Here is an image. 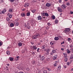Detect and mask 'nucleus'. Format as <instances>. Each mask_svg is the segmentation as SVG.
<instances>
[{
	"mask_svg": "<svg viewBox=\"0 0 73 73\" xmlns=\"http://www.w3.org/2000/svg\"><path fill=\"white\" fill-rule=\"evenodd\" d=\"M31 11L32 12V13H36V10H31Z\"/></svg>",
	"mask_w": 73,
	"mask_h": 73,
	"instance_id": "obj_15",
	"label": "nucleus"
},
{
	"mask_svg": "<svg viewBox=\"0 0 73 73\" xmlns=\"http://www.w3.org/2000/svg\"><path fill=\"white\" fill-rule=\"evenodd\" d=\"M10 1L11 2V3H13L14 1H15V0H10Z\"/></svg>",
	"mask_w": 73,
	"mask_h": 73,
	"instance_id": "obj_51",
	"label": "nucleus"
},
{
	"mask_svg": "<svg viewBox=\"0 0 73 73\" xmlns=\"http://www.w3.org/2000/svg\"><path fill=\"white\" fill-rule=\"evenodd\" d=\"M29 3H25L24 5V7H28L29 6Z\"/></svg>",
	"mask_w": 73,
	"mask_h": 73,
	"instance_id": "obj_8",
	"label": "nucleus"
},
{
	"mask_svg": "<svg viewBox=\"0 0 73 73\" xmlns=\"http://www.w3.org/2000/svg\"><path fill=\"white\" fill-rule=\"evenodd\" d=\"M61 8L64 9H66V7H65V5L64 4H63L62 6H61Z\"/></svg>",
	"mask_w": 73,
	"mask_h": 73,
	"instance_id": "obj_3",
	"label": "nucleus"
},
{
	"mask_svg": "<svg viewBox=\"0 0 73 73\" xmlns=\"http://www.w3.org/2000/svg\"><path fill=\"white\" fill-rule=\"evenodd\" d=\"M2 45H3V43H2L1 42H0V46H1Z\"/></svg>",
	"mask_w": 73,
	"mask_h": 73,
	"instance_id": "obj_53",
	"label": "nucleus"
},
{
	"mask_svg": "<svg viewBox=\"0 0 73 73\" xmlns=\"http://www.w3.org/2000/svg\"><path fill=\"white\" fill-rule=\"evenodd\" d=\"M39 50H40V48H38L37 49V52H40V51H39Z\"/></svg>",
	"mask_w": 73,
	"mask_h": 73,
	"instance_id": "obj_54",
	"label": "nucleus"
},
{
	"mask_svg": "<svg viewBox=\"0 0 73 73\" xmlns=\"http://www.w3.org/2000/svg\"><path fill=\"white\" fill-rule=\"evenodd\" d=\"M42 49H45V48H46V46H45V45H44V46H42Z\"/></svg>",
	"mask_w": 73,
	"mask_h": 73,
	"instance_id": "obj_18",
	"label": "nucleus"
},
{
	"mask_svg": "<svg viewBox=\"0 0 73 73\" xmlns=\"http://www.w3.org/2000/svg\"><path fill=\"white\" fill-rule=\"evenodd\" d=\"M18 46H22V43L21 42L18 43Z\"/></svg>",
	"mask_w": 73,
	"mask_h": 73,
	"instance_id": "obj_16",
	"label": "nucleus"
},
{
	"mask_svg": "<svg viewBox=\"0 0 73 73\" xmlns=\"http://www.w3.org/2000/svg\"><path fill=\"white\" fill-rule=\"evenodd\" d=\"M31 62L32 65H36L37 64V62L34 60H32Z\"/></svg>",
	"mask_w": 73,
	"mask_h": 73,
	"instance_id": "obj_2",
	"label": "nucleus"
},
{
	"mask_svg": "<svg viewBox=\"0 0 73 73\" xmlns=\"http://www.w3.org/2000/svg\"><path fill=\"white\" fill-rule=\"evenodd\" d=\"M49 16V15L48 13H45V16H46V17H48V16Z\"/></svg>",
	"mask_w": 73,
	"mask_h": 73,
	"instance_id": "obj_29",
	"label": "nucleus"
},
{
	"mask_svg": "<svg viewBox=\"0 0 73 73\" xmlns=\"http://www.w3.org/2000/svg\"><path fill=\"white\" fill-rule=\"evenodd\" d=\"M31 54H32V55H33V54H35V52H31Z\"/></svg>",
	"mask_w": 73,
	"mask_h": 73,
	"instance_id": "obj_48",
	"label": "nucleus"
},
{
	"mask_svg": "<svg viewBox=\"0 0 73 73\" xmlns=\"http://www.w3.org/2000/svg\"><path fill=\"white\" fill-rule=\"evenodd\" d=\"M66 4L68 6H69V5H70V3H67Z\"/></svg>",
	"mask_w": 73,
	"mask_h": 73,
	"instance_id": "obj_45",
	"label": "nucleus"
},
{
	"mask_svg": "<svg viewBox=\"0 0 73 73\" xmlns=\"http://www.w3.org/2000/svg\"><path fill=\"white\" fill-rule=\"evenodd\" d=\"M38 45H41V42H38Z\"/></svg>",
	"mask_w": 73,
	"mask_h": 73,
	"instance_id": "obj_47",
	"label": "nucleus"
},
{
	"mask_svg": "<svg viewBox=\"0 0 73 73\" xmlns=\"http://www.w3.org/2000/svg\"><path fill=\"white\" fill-rule=\"evenodd\" d=\"M9 59L10 60V61H12L13 60V58L12 57L9 58Z\"/></svg>",
	"mask_w": 73,
	"mask_h": 73,
	"instance_id": "obj_24",
	"label": "nucleus"
},
{
	"mask_svg": "<svg viewBox=\"0 0 73 73\" xmlns=\"http://www.w3.org/2000/svg\"><path fill=\"white\" fill-rule=\"evenodd\" d=\"M6 68H7L6 69L7 70H9V68H8V66H6Z\"/></svg>",
	"mask_w": 73,
	"mask_h": 73,
	"instance_id": "obj_40",
	"label": "nucleus"
},
{
	"mask_svg": "<svg viewBox=\"0 0 73 73\" xmlns=\"http://www.w3.org/2000/svg\"><path fill=\"white\" fill-rule=\"evenodd\" d=\"M46 5L47 7H49L51 5V4L49 3H47L46 4Z\"/></svg>",
	"mask_w": 73,
	"mask_h": 73,
	"instance_id": "obj_9",
	"label": "nucleus"
},
{
	"mask_svg": "<svg viewBox=\"0 0 73 73\" xmlns=\"http://www.w3.org/2000/svg\"><path fill=\"white\" fill-rule=\"evenodd\" d=\"M64 57H65V58H67L68 56H67V55H64Z\"/></svg>",
	"mask_w": 73,
	"mask_h": 73,
	"instance_id": "obj_57",
	"label": "nucleus"
},
{
	"mask_svg": "<svg viewBox=\"0 0 73 73\" xmlns=\"http://www.w3.org/2000/svg\"><path fill=\"white\" fill-rule=\"evenodd\" d=\"M67 65L68 66H69V62H67Z\"/></svg>",
	"mask_w": 73,
	"mask_h": 73,
	"instance_id": "obj_56",
	"label": "nucleus"
},
{
	"mask_svg": "<svg viewBox=\"0 0 73 73\" xmlns=\"http://www.w3.org/2000/svg\"><path fill=\"white\" fill-rule=\"evenodd\" d=\"M6 20L7 21H9V20H10V18H6Z\"/></svg>",
	"mask_w": 73,
	"mask_h": 73,
	"instance_id": "obj_36",
	"label": "nucleus"
},
{
	"mask_svg": "<svg viewBox=\"0 0 73 73\" xmlns=\"http://www.w3.org/2000/svg\"><path fill=\"white\" fill-rule=\"evenodd\" d=\"M55 40L57 41V40H58V39H59V38L58 37H55L54 38Z\"/></svg>",
	"mask_w": 73,
	"mask_h": 73,
	"instance_id": "obj_20",
	"label": "nucleus"
},
{
	"mask_svg": "<svg viewBox=\"0 0 73 73\" xmlns=\"http://www.w3.org/2000/svg\"><path fill=\"white\" fill-rule=\"evenodd\" d=\"M61 65H59L58 66L57 70H60L61 69Z\"/></svg>",
	"mask_w": 73,
	"mask_h": 73,
	"instance_id": "obj_17",
	"label": "nucleus"
},
{
	"mask_svg": "<svg viewBox=\"0 0 73 73\" xmlns=\"http://www.w3.org/2000/svg\"><path fill=\"white\" fill-rule=\"evenodd\" d=\"M65 32L66 33L69 32L70 31V29L67 28L64 30Z\"/></svg>",
	"mask_w": 73,
	"mask_h": 73,
	"instance_id": "obj_4",
	"label": "nucleus"
},
{
	"mask_svg": "<svg viewBox=\"0 0 73 73\" xmlns=\"http://www.w3.org/2000/svg\"><path fill=\"white\" fill-rule=\"evenodd\" d=\"M11 38L12 40V42H13V43H15V38H14L13 37H11Z\"/></svg>",
	"mask_w": 73,
	"mask_h": 73,
	"instance_id": "obj_5",
	"label": "nucleus"
},
{
	"mask_svg": "<svg viewBox=\"0 0 73 73\" xmlns=\"http://www.w3.org/2000/svg\"><path fill=\"white\" fill-rule=\"evenodd\" d=\"M7 12V9L5 8L2 11V13L3 14H4L5 12Z\"/></svg>",
	"mask_w": 73,
	"mask_h": 73,
	"instance_id": "obj_10",
	"label": "nucleus"
},
{
	"mask_svg": "<svg viewBox=\"0 0 73 73\" xmlns=\"http://www.w3.org/2000/svg\"><path fill=\"white\" fill-rule=\"evenodd\" d=\"M21 15L22 17H24L25 16V13H22L21 14Z\"/></svg>",
	"mask_w": 73,
	"mask_h": 73,
	"instance_id": "obj_14",
	"label": "nucleus"
},
{
	"mask_svg": "<svg viewBox=\"0 0 73 73\" xmlns=\"http://www.w3.org/2000/svg\"><path fill=\"white\" fill-rule=\"evenodd\" d=\"M26 70H27V71H28V72H29V71L30 70V69L28 68H26Z\"/></svg>",
	"mask_w": 73,
	"mask_h": 73,
	"instance_id": "obj_34",
	"label": "nucleus"
},
{
	"mask_svg": "<svg viewBox=\"0 0 73 73\" xmlns=\"http://www.w3.org/2000/svg\"><path fill=\"white\" fill-rule=\"evenodd\" d=\"M6 65H7V66H9L10 65H9V64H6Z\"/></svg>",
	"mask_w": 73,
	"mask_h": 73,
	"instance_id": "obj_64",
	"label": "nucleus"
},
{
	"mask_svg": "<svg viewBox=\"0 0 73 73\" xmlns=\"http://www.w3.org/2000/svg\"><path fill=\"white\" fill-rule=\"evenodd\" d=\"M12 11H13V9H10L9 10V12H12Z\"/></svg>",
	"mask_w": 73,
	"mask_h": 73,
	"instance_id": "obj_35",
	"label": "nucleus"
},
{
	"mask_svg": "<svg viewBox=\"0 0 73 73\" xmlns=\"http://www.w3.org/2000/svg\"><path fill=\"white\" fill-rule=\"evenodd\" d=\"M9 18H12V15H9Z\"/></svg>",
	"mask_w": 73,
	"mask_h": 73,
	"instance_id": "obj_37",
	"label": "nucleus"
},
{
	"mask_svg": "<svg viewBox=\"0 0 73 73\" xmlns=\"http://www.w3.org/2000/svg\"><path fill=\"white\" fill-rule=\"evenodd\" d=\"M47 60L48 61H50V58H47Z\"/></svg>",
	"mask_w": 73,
	"mask_h": 73,
	"instance_id": "obj_46",
	"label": "nucleus"
},
{
	"mask_svg": "<svg viewBox=\"0 0 73 73\" xmlns=\"http://www.w3.org/2000/svg\"><path fill=\"white\" fill-rule=\"evenodd\" d=\"M52 52L53 53H56V51L55 50H52Z\"/></svg>",
	"mask_w": 73,
	"mask_h": 73,
	"instance_id": "obj_39",
	"label": "nucleus"
},
{
	"mask_svg": "<svg viewBox=\"0 0 73 73\" xmlns=\"http://www.w3.org/2000/svg\"><path fill=\"white\" fill-rule=\"evenodd\" d=\"M27 16H30V13H27Z\"/></svg>",
	"mask_w": 73,
	"mask_h": 73,
	"instance_id": "obj_31",
	"label": "nucleus"
},
{
	"mask_svg": "<svg viewBox=\"0 0 73 73\" xmlns=\"http://www.w3.org/2000/svg\"><path fill=\"white\" fill-rule=\"evenodd\" d=\"M36 37H39V36H41V35H40V33L37 34L36 35L35 37H36Z\"/></svg>",
	"mask_w": 73,
	"mask_h": 73,
	"instance_id": "obj_21",
	"label": "nucleus"
},
{
	"mask_svg": "<svg viewBox=\"0 0 73 73\" xmlns=\"http://www.w3.org/2000/svg\"><path fill=\"white\" fill-rule=\"evenodd\" d=\"M54 66H57V64H54Z\"/></svg>",
	"mask_w": 73,
	"mask_h": 73,
	"instance_id": "obj_55",
	"label": "nucleus"
},
{
	"mask_svg": "<svg viewBox=\"0 0 73 73\" xmlns=\"http://www.w3.org/2000/svg\"><path fill=\"white\" fill-rule=\"evenodd\" d=\"M58 12H62V9L61 8H60V7H58Z\"/></svg>",
	"mask_w": 73,
	"mask_h": 73,
	"instance_id": "obj_7",
	"label": "nucleus"
},
{
	"mask_svg": "<svg viewBox=\"0 0 73 73\" xmlns=\"http://www.w3.org/2000/svg\"><path fill=\"white\" fill-rule=\"evenodd\" d=\"M32 2L33 3H36V1L35 0L33 1H32Z\"/></svg>",
	"mask_w": 73,
	"mask_h": 73,
	"instance_id": "obj_50",
	"label": "nucleus"
},
{
	"mask_svg": "<svg viewBox=\"0 0 73 73\" xmlns=\"http://www.w3.org/2000/svg\"><path fill=\"white\" fill-rule=\"evenodd\" d=\"M55 64H57V63H58V61H55Z\"/></svg>",
	"mask_w": 73,
	"mask_h": 73,
	"instance_id": "obj_62",
	"label": "nucleus"
},
{
	"mask_svg": "<svg viewBox=\"0 0 73 73\" xmlns=\"http://www.w3.org/2000/svg\"><path fill=\"white\" fill-rule=\"evenodd\" d=\"M45 13H46L44 12L42 13V15H43V16H45Z\"/></svg>",
	"mask_w": 73,
	"mask_h": 73,
	"instance_id": "obj_44",
	"label": "nucleus"
},
{
	"mask_svg": "<svg viewBox=\"0 0 73 73\" xmlns=\"http://www.w3.org/2000/svg\"><path fill=\"white\" fill-rule=\"evenodd\" d=\"M70 59H73V54H72L70 56Z\"/></svg>",
	"mask_w": 73,
	"mask_h": 73,
	"instance_id": "obj_33",
	"label": "nucleus"
},
{
	"mask_svg": "<svg viewBox=\"0 0 73 73\" xmlns=\"http://www.w3.org/2000/svg\"><path fill=\"white\" fill-rule=\"evenodd\" d=\"M63 67L64 68H66V65H64Z\"/></svg>",
	"mask_w": 73,
	"mask_h": 73,
	"instance_id": "obj_59",
	"label": "nucleus"
},
{
	"mask_svg": "<svg viewBox=\"0 0 73 73\" xmlns=\"http://www.w3.org/2000/svg\"><path fill=\"white\" fill-rule=\"evenodd\" d=\"M16 60H17V61H18V60H19V59L20 58V57H19V56H18L17 57H16Z\"/></svg>",
	"mask_w": 73,
	"mask_h": 73,
	"instance_id": "obj_22",
	"label": "nucleus"
},
{
	"mask_svg": "<svg viewBox=\"0 0 73 73\" xmlns=\"http://www.w3.org/2000/svg\"><path fill=\"white\" fill-rule=\"evenodd\" d=\"M45 58L44 56H42L40 58V60L41 61H43V60H45Z\"/></svg>",
	"mask_w": 73,
	"mask_h": 73,
	"instance_id": "obj_11",
	"label": "nucleus"
},
{
	"mask_svg": "<svg viewBox=\"0 0 73 73\" xmlns=\"http://www.w3.org/2000/svg\"><path fill=\"white\" fill-rule=\"evenodd\" d=\"M31 48L32 49H34L33 50H35L37 49V48L36 47V45H35L31 46Z\"/></svg>",
	"mask_w": 73,
	"mask_h": 73,
	"instance_id": "obj_1",
	"label": "nucleus"
},
{
	"mask_svg": "<svg viewBox=\"0 0 73 73\" xmlns=\"http://www.w3.org/2000/svg\"><path fill=\"white\" fill-rule=\"evenodd\" d=\"M10 26L11 27H13V26H14V24L13 23H11L10 24Z\"/></svg>",
	"mask_w": 73,
	"mask_h": 73,
	"instance_id": "obj_26",
	"label": "nucleus"
},
{
	"mask_svg": "<svg viewBox=\"0 0 73 73\" xmlns=\"http://www.w3.org/2000/svg\"><path fill=\"white\" fill-rule=\"evenodd\" d=\"M19 23H16L15 24V26H18V25H19Z\"/></svg>",
	"mask_w": 73,
	"mask_h": 73,
	"instance_id": "obj_43",
	"label": "nucleus"
},
{
	"mask_svg": "<svg viewBox=\"0 0 73 73\" xmlns=\"http://www.w3.org/2000/svg\"><path fill=\"white\" fill-rule=\"evenodd\" d=\"M54 44H55V41H52L50 42L51 45H54Z\"/></svg>",
	"mask_w": 73,
	"mask_h": 73,
	"instance_id": "obj_6",
	"label": "nucleus"
},
{
	"mask_svg": "<svg viewBox=\"0 0 73 73\" xmlns=\"http://www.w3.org/2000/svg\"><path fill=\"white\" fill-rule=\"evenodd\" d=\"M47 33V32H46V31H45L44 32V34H45V35H46V34Z\"/></svg>",
	"mask_w": 73,
	"mask_h": 73,
	"instance_id": "obj_49",
	"label": "nucleus"
},
{
	"mask_svg": "<svg viewBox=\"0 0 73 73\" xmlns=\"http://www.w3.org/2000/svg\"><path fill=\"white\" fill-rule=\"evenodd\" d=\"M26 28H27V29H29L31 28V26H27L26 27Z\"/></svg>",
	"mask_w": 73,
	"mask_h": 73,
	"instance_id": "obj_25",
	"label": "nucleus"
},
{
	"mask_svg": "<svg viewBox=\"0 0 73 73\" xmlns=\"http://www.w3.org/2000/svg\"><path fill=\"white\" fill-rule=\"evenodd\" d=\"M52 18L53 20H54L56 19V17L54 15H53L52 16Z\"/></svg>",
	"mask_w": 73,
	"mask_h": 73,
	"instance_id": "obj_28",
	"label": "nucleus"
},
{
	"mask_svg": "<svg viewBox=\"0 0 73 73\" xmlns=\"http://www.w3.org/2000/svg\"><path fill=\"white\" fill-rule=\"evenodd\" d=\"M6 53L8 55H9L11 53H10V52L8 50H7L6 52Z\"/></svg>",
	"mask_w": 73,
	"mask_h": 73,
	"instance_id": "obj_19",
	"label": "nucleus"
},
{
	"mask_svg": "<svg viewBox=\"0 0 73 73\" xmlns=\"http://www.w3.org/2000/svg\"><path fill=\"white\" fill-rule=\"evenodd\" d=\"M64 44V41H63L61 43V44L62 45V44Z\"/></svg>",
	"mask_w": 73,
	"mask_h": 73,
	"instance_id": "obj_63",
	"label": "nucleus"
},
{
	"mask_svg": "<svg viewBox=\"0 0 73 73\" xmlns=\"http://www.w3.org/2000/svg\"><path fill=\"white\" fill-rule=\"evenodd\" d=\"M48 71H49V72H50V71L51 70V69L50 68H48Z\"/></svg>",
	"mask_w": 73,
	"mask_h": 73,
	"instance_id": "obj_60",
	"label": "nucleus"
},
{
	"mask_svg": "<svg viewBox=\"0 0 73 73\" xmlns=\"http://www.w3.org/2000/svg\"><path fill=\"white\" fill-rule=\"evenodd\" d=\"M38 18V20H41L42 19V17H41V16H39L38 17H37Z\"/></svg>",
	"mask_w": 73,
	"mask_h": 73,
	"instance_id": "obj_12",
	"label": "nucleus"
},
{
	"mask_svg": "<svg viewBox=\"0 0 73 73\" xmlns=\"http://www.w3.org/2000/svg\"><path fill=\"white\" fill-rule=\"evenodd\" d=\"M68 41H70L71 40V39L70 38H68Z\"/></svg>",
	"mask_w": 73,
	"mask_h": 73,
	"instance_id": "obj_58",
	"label": "nucleus"
},
{
	"mask_svg": "<svg viewBox=\"0 0 73 73\" xmlns=\"http://www.w3.org/2000/svg\"><path fill=\"white\" fill-rule=\"evenodd\" d=\"M47 25H48V26H49V27H50V26L51 24H50V23H47Z\"/></svg>",
	"mask_w": 73,
	"mask_h": 73,
	"instance_id": "obj_42",
	"label": "nucleus"
},
{
	"mask_svg": "<svg viewBox=\"0 0 73 73\" xmlns=\"http://www.w3.org/2000/svg\"><path fill=\"white\" fill-rule=\"evenodd\" d=\"M64 61L65 62H67L68 61V58H66L64 59Z\"/></svg>",
	"mask_w": 73,
	"mask_h": 73,
	"instance_id": "obj_30",
	"label": "nucleus"
},
{
	"mask_svg": "<svg viewBox=\"0 0 73 73\" xmlns=\"http://www.w3.org/2000/svg\"><path fill=\"white\" fill-rule=\"evenodd\" d=\"M70 48H72L73 45L72 44L70 45Z\"/></svg>",
	"mask_w": 73,
	"mask_h": 73,
	"instance_id": "obj_52",
	"label": "nucleus"
},
{
	"mask_svg": "<svg viewBox=\"0 0 73 73\" xmlns=\"http://www.w3.org/2000/svg\"><path fill=\"white\" fill-rule=\"evenodd\" d=\"M66 51L67 52V53H68V54H69V53H70V50L69 49H67L66 50Z\"/></svg>",
	"mask_w": 73,
	"mask_h": 73,
	"instance_id": "obj_13",
	"label": "nucleus"
},
{
	"mask_svg": "<svg viewBox=\"0 0 73 73\" xmlns=\"http://www.w3.org/2000/svg\"><path fill=\"white\" fill-rule=\"evenodd\" d=\"M57 57L56 56H53V60H56V59H57Z\"/></svg>",
	"mask_w": 73,
	"mask_h": 73,
	"instance_id": "obj_27",
	"label": "nucleus"
},
{
	"mask_svg": "<svg viewBox=\"0 0 73 73\" xmlns=\"http://www.w3.org/2000/svg\"><path fill=\"white\" fill-rule=\"evenodd\" d=\"M43 73H47V71L46 70H44L43 71Z\"/></svg>",
	"mask_w": 73,
	"mask_h": 73,
	"instance_id": "obj_38",
	"label": "nucleus"
},
{
	"mask_svg": "<svg viewBox=\"0 0 73 73\" xmlns=\"http://www.w3.org/2000/svg\"><path fill=\"white\" fill-rule=\"evenodd\" d=\"M55 23L56 24H57L58 23V20L57 19H56L55 21Z\"/></svg>",
	"mask_w": 73,
	"mask_h": 73,
	"instance_id": "obj_32",
	"label": "nucleus"
},
{
	"mask_svg": "<svg viewBox=\"0 0 73 73\" xmlns=\"http://www.w3.org/2000/svg\"><path fill=\"white\" fill-rule=\"evenodd\" d=\"M30 22H31V24H32V25H33V23H34L33 22H34V21H33V20H31L30 21Z\"/></svg>",
	"mask_w": 73,
	"mask_h": 73,
	"instance_id": "obj_23",
	"label": "nucleus"
},
{
	"mask_svg": "<svg viewBox=\"0 0 73 73\" xmlns=\"http://www.w3.org/2000/svg\"><path fill=\"white\" fill-rule=\"evenodd\" d=\"M42 56L40 54V55H39V58H41V57H42V56Z\"/></svg>",
	"mask_w": 73,
	"mask_h": 73,
	"instance_id": "obj_61",
	"label": "nucleus"
},
{
	"mask_svg": "<svg viewBox=\"0 0 73 73\" xmlns=\"http://www.w3.org/2000/svg\"><path fill=\"white\" fill-rule=\"evenodd\" d=\"M37 37H32V38L33 39H36V38H37Z\"/></svg>",
	"mask_w": 73,
	"mask_h": 73,
	"instance_id": "obj_41",
	"label": "nucleus"
}]
</instances>
